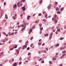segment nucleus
<instances>
[{
	"instance_id": "23",
	"label": "nucleus",
	"mask_w": 66,
	"mask_h": 66,
	"mask_svg": "<svg viewBox=\"0 0 66 66\" xmlns=\"http://www.w3.org/2000/svg\"><path fill=\"white\" fill-rule=\"evenodd\" d=\"M49 63L51 65V64H52V62H51V61H49Z\"/></svg>"
},
{
	"instance_id": "7",
	"label": "nucleus",
	"mask_w": 66,
	"mask_h": 66,
	"mask_svg": "<svg viewBox=\"0 0 66 66\" xmlns=\"http://www.w3.org/2000/svg\"><path fill=\"white\" fill-rule=\"evenodd\" d=\"M5 18L6 19H7L8 18V17H7V15H6V14H5Z\"/></svg>"
},
{
	"instance_id": "57",
	"label": "nucleus",
	"mask_w": 66,
	"mask_h": 66,
	"mask_svg": "<svg viewBox=\"0 0 66 66\" xmlns=\"http://www.w3.org/2000/svg\"><path fill=\"white\" fill-rule=\"evenodd\" d=\"M19 60L20 61H21V60H22V58H20Z\"/></svg>"
},
{
	"instance_id": "32",
	"label": "nucleus",
	"mask_w": 66,
	"mask_h": 66,
	"mask_svg": "<svg viewBox=\"0 0 66 66\" xmlns=\"http://www.w3.org/2000/svg\"><path fill=\"white\" fill-rule=\"evenodd\" d=\"M54 17L55 18H56V17L57 16V15H56V14H55L54 16Z\"/></svg>"
},
{
	"instance_id": "30",
	"label": "nucleus",
	"mask_w": 66,
	"mask_h": 66,
	"mask_svg": "<svg viewBox=\"0 0 66 66\" xmlns=\"http://www.w3.org/2000/svg\"><path fill=\"white\" fill-rule=\"evenodd\" d=\"M63 39H64V38L61 37L60 38V40H63Z\"/></svg>"
},
{
	"instance_id": "48",
	"label": "nucleus",
	"mask_w": 66,
	"mask_h": 66,
	"mask_svg": "<svg viewBox=\"0 0 66 66\" xmlns=\"http://www.w3.org/2000/svg\"><path fill=\"white\" fill-rule=\"evenodd\" d=\"M41 63H44V61H43L41 62Z\"/></svg>"
},
{
	"instance_id": "6",
	"label": "nucleus",
	"mask_w": 66,
	"mask_h": 66,
	"mask_svg": "<svg viewBox=\"0 0 66 66\" xmlns=\"http://www.w3.org/2000/svg\"><path fill=\"white\" fill-rule=\"evenodd\" d=\"M26 26H25L24 27L22 28L21 30V31H23L24 30V29L26 28Z\"/></svg>"
},
{
	"instance_id": "13",
	"label": "nucleus",
	"mask_w": 66,
	"mask_h": 66,
	"mask_svg": "<svg viewBox=\"0 0 66 66\" xmlns=\"http://www.w3.org/2000/svg\"><path fill=\"white\" fill-rule=\"evenodd\" d=\"M20 26L21 27H24V24H21Z\"/></svg>"
},
{
	"instance_id": "52",
	"label": "nucleus",
	"mask_w": 66,
	"mask_h": 66,
	"mask_svg": "<svg viewBox=\"0 0 66 66\" xmlns=\"http://www.w3.org/2000/svg\"><path fill=\"white\" fill-rule=\"evenodd\" d=\"M40 3H42V0H40Z\"/></svg>"
},
{
	"instance_id": "43",
	"label": "nucleus",
	"mask_w": 66,
	"mask_h": 66,
	"mask_svg": "<svg viewBox=\"0 0 66 66\" xmlns=\"http://www.w3.org/2000/svg\"><path fill=\"white\" fill-rule=\"evenodd\" d=\"M13 48H11L10 49V51H11V50H13Z\"/></svg>"
},
{
	"instance_id": "49",
	"label": "nucleus",
	"mask_w": 66,
	"mask_h": 66,
	"mask_svg": "<svg viewBox=\"0 0 66 66\" xmlns=\"http://www.w3.org/2000/svg\"><path fill=\"white\" fill-rule=\"evenodd\" d=\"M41 53H44V51H43V50H42L41 51Z\"/></svg>"
},
{
	"instance_id": "9",
	"label": "nucleus",
	"mask_w": 66,
	"mask_h": 66,
	"mask_svg": "<svg viewBox=\"0 0 66 66\" xmlns=\"http://www.w3.org/2000/svg\"><path fill=\"white\" fill-rule=\"evenodd\" d=\"M16 7H17V5L16 4H15L13 6V7L14 8H16Z\"/></svg>"
},
{
	"instance_id": "39",
	"label": "nucleus",
	"mask_w": 66,
	"mask_h": 66,
	"mask_svg": "<svg viewBox=\"0 0 66 66\" xmlns=\"http://www.w3.org/2000/svg\"><path fill=\"white\" fill-rule=\"evenodd\" d=\"M11 32H8V35H11Z\"/></svg>"
},
{
	"instance_id": "15",
	"label": "nucleus",
	"mask_w": 66,
	"mask_h": 66,
	"mask_svg": "<svg viewBox=\"0 0 66 66\" xmlns=\"http://www.w3.org/2000/svg\"><path fill=\"white\" fill-rule=\"evenodd\" d=\"M54 22H55V23H56L57 22V20L56 19H55L54 20Z\"/></svg>"
},
{
	"instance_id": "64",
	"label": "nucleus",
	"mask_w": 66,
	"mask_h": 66,
	"mask_svg": "<svg viewBox=\"0 0 66 66\" xmlns=\"http://www.w3.org/2000/svg\"><path fill=\"white\" fill-rule=\"evenodd\" d=\"M28 18H30V15H28Z\"/></svg>"
},
{
	"instance_id": "54",
	"label": "nucleus",
	"mask_w": 66,
	"mask_h": 66,
	"mask_svg": "<svg viewBox=\"0 0 66 66\" xmlns=\"http://www.w3.org/2000/svg\"><path fill=\"white\" fill-rule=\"evenodd\" d=\"M7 22H6V23H5V24L4 25L5 26L6 25V24H7Z\"/></svg>"
},
{
	"instance_id": "28",
	"label": "nucleus",
	"mask_w": 66,
	"mask_h": 66,
	"mask_svg": "<svg viewBox=\"0 0 66 66\" xmlns=\"http://www.w3.org/2000/svg\"><path fill=\"white\" fill-rule=\"evenodd\" d=\"M52 38V36H50L49 38V39H51Z\"/></svg>"
},
{
	"instance_id": "1",
	"label": "nucleus",
	"mask_w": 66,
	"mask_h": 66,
	"mask_svg": "<svg viewBox=\"0 0 66 66\" xmlns=\"http://www.w3.org/2000/svg\"><path fill=\"white\" fill-rule=\"evenodd\" d=\"M32 32V29L30 28V30L29 32V34H30Z\"/></svg>"
},
{
	"instance_id": "45",
	"label": "nucleus",
	"mask_w": 66,
	"mask_h": 66,
	"mask_svg": "<svg viewBox=\"0 0 66 66\" xmlns=\"http://www.w3.org/2000/svg\"><path fill=\"white\" fill-rule=\"evenodd\" d=\"M54 18H53L52 19V20H53V21L55 20H54Z\"/></svg>"
},
{
	"instance_id": "26",
	"label": "nucleus",
	"mask_w": 66,
	"mask_h": 66,
	"mask_svg": "<svg viewBox=\"0 0 66 66\" xmlns=\"http://www.w3.org/2000/svg\"><path fill=\"white\" fill-rule=\"evenodd\" d=\"M38 45H42V43L40 42H39L38 43Z\"/></svg>"
},
{
	"instance_id": "44",
	"label": "nucleus",
	"mask_w": 66,
	"mask_h": 66,
	"mask_svg": "<svg viewBox=\"0 0 66 66\" xmlns=\"http://www.w3.org/2000/svg\"><path fill=\"white\" fill-rule=\"evenodd\" d=\"M17 47V45H15L14 46V48H16Z\"/></svg>"
},
{
	"instance_id": "3",
	"label": "nucleus",
	"mask_w": 66,
	"mask_h": 66,
	"mask_svg": "<svg viewBox=\"0 0 66 66\" xmlns=\"http://www.w3.org/2000/svg\"><path fill=\"white\" fill-rule=\"evenodd\" d=\"M27 45H24L22 47V49H24V48H26L27 47Z\"/></svg>"
},
{
	"instance_id": "38",
	"label": "nucleus",
	"mask_w": 66,
	"mask_h": 66,
	"mask_svg": "<svg viewBox=\"0 0 66 66\" xmlns=\"http://www.w3.org/2000/svg\"><path fill=\"white\" fill-rule=\"evenodd\" d=\"M14 34V32H12L11 34V35H13Z\"/></svg>"
},
{
	"instance_id": "22",
	"label": "nucleus",
	"mask_w": 66,
	"mask_h": 66,
	"mask_svg": "<svg viewBox=\"0 0 66 66\" xmlns=\"http://www.w3.org/2000/svg\"><path fill=\"white\" fill-rule=\"evenodd\" d=\"M54 4L55 5H57V2H56Z\"/></svg>"
},
{
	"instance_id": "29",
	"label": "nucleus",
	"mask_w": 66,
	"mask_h": 66,
	"mask_svg": "<svg viewBox=\"0 0 66 66\" xmlns=\"http://www.w3.org/2000/svg\"><path fill=\"white\" fill-rule=\"evenodd\" d=\"M43 30V27H41L40 28V30Z\"/></svg>"
},
{
	"instance_id": "12",
	"label": "nucleus",
	"mask_w": 66,
	"mask_h": 66,
	"mask_svg": "<svg viewBox=\"0 0 66 66\" xmlns=\"http://www.w3.org/2000/svg\"><path fill=\"white\" fill-rule=\"evenodd\" d=\"M14 66H16L17 65V63H14L13 65Z\"/></svg>"
},
{
	"instance_id": "5",
	"label": "nucleus",
	"mask_w": 66,
	"mask_h": 66,
	"mask_svg": "<svg viewBox=\"0 0 66 66\" xmlns=\"http://www.w3.org/2000/svg\"><path fill=\"white\" fill-rule=\"evenodd\" d=\"M51 4H50L48 7V9H51Z\"/></svg>"
},
{
	"instance_id": "47",
	"label": "nucleus",
	"mask_w": 66,
	"mask_h": 66,
	"mask_svg": "<svg viewBox=\"0 0 66 66\" xmlns=\"http://www.w3.org/2000/svg\"><path fill=\"white\" fill-rule=\"evenodd\" d=\"M1 13V16L2 17V14H3V13L2 12Z\"/></svg>"
},
{
	"instance_id": "35",
	"label": "nucleus",
	"mask_w": 66,
	"mask_h": 66,
	"mask_svg": "<svg viewBox=\"0 0 66 66\" xmlns=\"http://www.w3.org/2000/svg\"><path fill=\"white\" fill-rule=\"evenodd\" d=\"M42 60V58H41L38 60L39 61H40Z\"/></svg>"
},
{
	"instance_id": "51",
	"label": "nucleus",
	"mask_w": 66,
	"mask_h": 66,
	"mask_svg": "<svg viewBox=\"0 0 66 66\" xmlns=\"http://www.w3.org/2000/svg\"><path fill=\"white\" fill-rule=\"evenodd\" d=\"M24 24L25 26H26L27 25V23H26V22H24Z\"/></svg>"
},
{
	"instance_id": "20",
	"label": "nucleus",
	"mask_w": 66,
	"mask_h": 66,
	"mask_svg": "<svg viewBox=\"0 0 66 66\" xmlns=\"http://www.w3.org/2000/svg\"><path fill=\"white\" fill-rule=\"evenodd\" d=\"M57 13L58 14H61V12L60 11H58L57 12Z\"/></svg>"
},
{
	"instance_id": "36",
	"label": "nucleus",
	"mask_w": 66,
	"mask_h": 66,
	"mask_svg": "<svg viewBox=\"0 0 66 66\" xmlns=\"http://www.w3.org/2000/svg\"><path fill=\"white\" fill-rule=\"evenodd\" d=\"M31 53H28V55H31Z\"/></svg>"
},
{
	"instance_id": "62",
	"label": "nucleus",
	"mask_w": 66,
	"mask_h": 66,
	"mask_svg": "<svg viewBox=\"0 0 66 66\" xmlns=\"http://www.w3.org/2000/svg\"><path fill=\"white\" fill-rule=\"evenodd\" d=\"M56 55H59V53H56Z\"/></svg>"
},
{
	"instance_id": "50",
	"label": "nucleus",
	"mask_w": 66,
	"mask_h": 66,
	"mask_svg": "<svg viewBox=\"0 0 66 66\" xmlns=\"http://www.w3.org/2000/svg\"><path fill=\"white\" fill-rule=\"evenodd\" d=\"M20 49H21V47H19L18 50H19H19H20Z\"/></svg>"
},
{
	"instance_id": "27",
	"label": "nucleus",
	"mask_w": 66,
	"mask_h": 66,
	"mask_svg": "<svg viewBox=\"0 0 66 66\" xmlns=\"http://www.w3.org/2000/svg\"><path fill=\"white\" fill-rule=\"evenodd\" d=\"M15 16H13V17H12V18L13 19H14V20H15Z\"/></svg>"
},
{
	"instance_id": "46",
	"label": "nucleus",
	"mask_w": 66,
	"mask_h": 66,
	"mask_svg": "<svg viewBox=\"0 0 66 66\" xmlns=\"http://www.w3.org/2000/svg\"><path fill=\"white\" fill-rule=\"evenodd\" d=\"M19 43H21V42H22V40H20L19 41Z\"/></svg>"
},
{
	"instance_id": "41",
	"label": "nucleus",
	"mask_w": 66,
	"mask_h": 66,
	"mask_svg": "<svg viewBox=\"0 0 66 66\" xmlns=\"http://www.w3.org/2000/svg\"><path fill=\"white\" fill-rule=\"evenodd\" d=\"M33 45H34V44H31V45H30V47H32V46H33Z\"/></svg>"
},
{
	"instance_id": "61",
	"label": "nucleus",
	"mask_w": 66,
	"mask_h": 66,
	"mask_svg": "<svg viewBox=\"0 0 66 66\" xmlns=\"http://www.w3.org/2000/svg\"><path fill=\"white\" fill-rule=\"evenodd\" d=\"M63 66V64H61L59 66Z\"/></svg>"
},
{
	"instance_id": "16",
	"label": "nucleus",
	"mask_w": 66,
	"mask_h": 66,
	"mask_svg": "<svg viewBox=\"0 0 66 66\" xmlns=\"http://www.w3.org/2000/svg\"><path fill=\"white\" fill-rule=\"evenodd\" d=\"M63 49H64V48L63 47H61L60 48V50H63Z\"/></svg>"
},
{
	"instance_id": "42",
	"label": "nucleus",
	"mask_w": 66,
	"mask_h": 66,
	"mask_svg": "<svg viewBox=\"0 0 66 66\" xmlns=\"http://www.w3.org/2000/svg\"><path fill=\"white\" fill-rule=\"evenodd\" d=\"M30 49V47H28L27 48V50H29Z\"/></svg>"
},
{
	"instance_id": "19",
	"label": "nucleus",
	"mask_w": 66,
	"mask_h": 66,
	"mask_svg": "<svg viewBox=\"0 0 66 66\" xmlns=\"http://www.w3.org/2000/svg\"><path fill=\"white\" fill-rule=\"evenodd\" d=\"M57 31L58 32H60V31H61V30L60 29H57Z\"/></svg>"
},
{
	"instance_id": "4",
	"label": "nucleus",
	"mask_w": 66,
	"mask_h": 66,
	"mask_svg": "<svg viewBox=\"0 0 66 66\" xmlns=\"http://www.w3.org/2000/svg\"><path fill=\"white\" fill-rule=\"evenodd\" d=\"M16 51L17 52L16 54H18L19 53V51L18 50H16Z\"/></svg>"
},
{
	"instance_id": "24",
	"label": "nucleus",
	"mask_w": 66,
	"mask_h": 66,
	"mask_svg": "<svg viewBox=\"0 0 66 66\" xmlns=\"http://www.w3.org/2000/svg\"><path fill=\"white\" fill-rule=\"evenodd\" d=\"M56 10H57V11H59V8H58V7H57L56 8Z\"/></svg>"
},
{
	"instance_id": "40",
	"label": "nucleus",
	"mask_w": 66,
	"mask_h": 66,
	"mask_svg": "<svg viewBox=\"0 0 66 66\" xmlns=\"http://www.w3.org/2000/svg\"><path fill=\"white\" fill-rule=\"evenodd\" d=\"M22 1L23 2H26V0H22Z\"/></svg>"
},
{
	"instance_id": "59",
	"label": "nucleus",
	"mask_w": 66,
	"mask_h": 66,
	"mask_svg": "<svg viewBox=\"0 0 66 66\" xmlns=\"http://www.w3.org/2000/svg\"><path fill=\"white\" fill-rule=\"evenodd\" d=\"M55 33L56 34H58V33H57V31H56Z\"/></svg>"
},
{
	"instance_id": "56",
	"label": "nucleus",
	"mask_w": 66,
	"mask_h": 66,
	"mask_svg": "<svg viewBox=\"0 0 66 66\" xmlns=\"http://www.w3.org/2000/svg\"><path fill=\"white\" fill-rule=\"evenodd\" d=\"M63 53H65V51H64L62 52Z\"/></svg>"
},
{
	"instance_id": "31",
	"label": "nucleus",
	"mask_w": 66,
	"mask_h": 66,
	"mask_svg": "<svg viewBox=\"0 0 66 66\" xmlns=\"http://www.w3.org/2000/svg\"><path fill=\"white\" fill-rule=\"evenodd\" d=\"M63 9H64V8L62 7V8H61L60 9L61 11H63Z\"/></svg>"
},
{
	"instance_id": "60",
	"label": "nucleus",
	"mask_w": 66,
	"mask_h": 66,
	"mask_svg": "<svg viewBox=\"0 0 66 66\" xmlns=\"http://www.w3.org/2000/svg\"><path fill=\"white\" fill-rule=\"evenodd\" d=\"M35 23H37V20H36V21H35Z\"/></svg>"
},
{
	"instance_id": "34",
	"label": "nucleus",
	"mask_w": 66,
	"mask_h": 66,
	"mask_svg": "<svg viewBox=\"0 0 66 66\" xmlns=\"http://www.w3.org/2000/svg\"><path fill=\"white\" fill-rule=\"evenodd\" d=\"M53 33H52V32H51L50 34V35L51 36H52V34H53Z\"/></svg>"
},
{
	"instance_id": "21",
	"label": "nucleus",
	"mask_w": 66,
	"mask_h": 66,
	"mask_svg": "<svg viewBox=\"0 0 66 66\" xmlns=\"http://www.w3.org/2000/svg\"><path fill=\"white\" fill-rule=\"evenodd\" d=\"M43 21L44 22H46V21H47V20L45 19H43Z\"/></svg>"
},
{
	"instance_id": "58",
	"label": "nucleus",
	"mask_w": 66,
	"mask_h": 66,
	"mask_svg": "<svg viewBox=\"0 0 66 66\" xmlns=\"http://www.w3.org/2000/svg\"><path fill=\"white\" fill-rule=\"evenodd\" d=\"M41 52L40 51H39L38 52V53H39V54H40V53Z\"/></svg>"
},
{
	"instance_id": "14",
	"label": "nucleus",
	"mask_w": 66,
	"mask_h": 66,
	"mask_svg": "<svg viewBox=\"0 0 66 66\" xmlns=\"http://www.w3.org/2000/svg\"><path fill=\"white\" fill-rule=\"evenodd\" d=\"M45 36V37L46 36H48V34H45L44 35Z\"/></svg>"
},
{
	"instance_id": "25",
	"label": "nucleus",
	"mask_w": 66,
	"mask_h": 66,
	"mask_svg": "<svg viewBox=\"0 0 66 66\" xmlns=\"http://www.w3.org/2000/svg\"><path fill=\"white\" fill-rule=\"evenodd\" d=\"M0 54H1V55H3V52H2L1 53H0Z\"/></svg>"
},
{
	"instance_id": "10",
	"label": "nucleus",
	"mask_w": 66,
	"mask_h": 66,
	"mask_svg": "<svg viewBox=\"0 0 66 66\" xmlns=\"http://www.w3.org/2000/svg\"><path fill=\"white\" fill-rule=\"evenodd\" d=\"M59 45H60V44H57L55 45V46L58 47V46H59Z\"/></svg>"
},
{
	"instance_id": "55",
	"label": "nucleus",
	"mask_w": 66,
	"mask_h": 66,
	"mask_svg": "<svg viewBox=\"0 0 66 66\" xmlns=\"http://www.w3.org/2000/svg\"><path fill=\"white\" fill-rule=\"evenodd\" d=\"M33 38V37H31L30 38V40H32Z\"/></svg>"
},
{
	"instance_id": "53",
	"label": "nucleus",
	"mask_w": 66,
	"mask_h": 66,
	"mask_svg": "<svg viewBox=\"0 0 66 66\" xmlns=\"http://www.w3.org/2000/svg\"><path fill=\"white\" fill-rule=\"evenodd\" d=\"M23 15V14H21L20 15V16L21 17H22Z\"/></svg>"
},
{
	"instance_id": "63",
	"label": "nucleus",
	"mask_w": 66,
	"mask_h": 66,
	"mask_svg": "<svg viewBox=\"0 0 66 66\" xmlns=\"http://www.w3.org/2000/svg\"><path fill=\"white\" fill-rule=\"evenodd\" d=\"M65 54H63V55L62 56L63 57H64V56H65Z\"/></svg>"
},
{
	"instance_id": "33",
	"label": "nucleus",
	"mask_w": 66,
	"mask_h": 66,
	"mask_svg": "<svg viewBox=\"0 0 66 66\" xmlns=\"http://www.w3.org/2000/svg\"><path fill=\"white\" fill-rule=\"evenodd\" d=\"M42 15L41 13H39L38 14V16H42Z\"/></svg>"
},
{
	"instance_id": "37",
	"label": "nucleus",
	"mask_w": 66,
	"mask_h": 66,
	"mask_svg": "<svg viewBox=\"0 0 66 66\" xmlns=\"http://www.w3.org/2000/svg\"><path fill=\"white\" fill-rule=\"evenodd\" d=\"M21 63H22V62H21V61L20 62H19V65H21Z\"/></svg>"
},
{
	"instance_id": "17",
	"label": "nucleus",
	"mask_w": 66,
	"mask_h": 66,
	"mask_svg": "<svg viewBox=\"0 0 66 66\" xmlns=\"http://www.w3.org/2000/svg\"><path fill=\"white\" fill-rule=\"evenodd\" d=\"M20 4V2H18L17 4V5H18V7H19V4Z\"/></svg>"
},
{
	"instance_id": "8",
	"label": "nucleus",
	"mask_w": 66,
	"mask_h": 66,
	"mask_svg": "<svg viewBox=\"0 0 66 66\" xmlns=\"http://www.w3.org/2000/svg\"><path fill=\"white\" fill-rule=\"evenodd\" d=\"M29 43V41H27L25 43V45L27 46L28 45V43Z\"/></svg>"
},
{
	"instance_id": "2",
	"label": "nucleus",
	"mask_w": 66,
	"mask_h": 66,
	"mask_svg": "<svg viewBox=\"0 0 66 66\" xmlns=\"http://www.w3.org/2000/svg\"><path fill=\"white\" fill-rule=\"evenodd\" d=\"M21 9H22L23 11H24L26 10V8H25V7H22L21 8Z\"/></svg>"
},
{
	"instance_id": "11",
	"label": "nucleus",
	"mask_w": 66,
	"mask_h": 66,
	"mask_svg": "<svg viewBox=\"0 0 66 66\" xmlns=\"http://www.w3.org/2000/svg\"><path fill=\"white\" fill-rule=\"evenodd\" d=\"M52 59L53 61L56 60V58L55 57H53Z\"/></svg>"
},
{
	"instance_id": "18",
	"label": "nucleus",
	"mask_w": 66,
	"mask_h": 66,
	"mask_svg": "<svg viewBox=\"0 0 66 66\" xmlns=\"http://www.w3.org/2000/svg\"><path fill=\"white\" fill-rule=\"evenodd\" d=\"M39 27H42V24H39Z\"/></svg>"
}]
</instances>
